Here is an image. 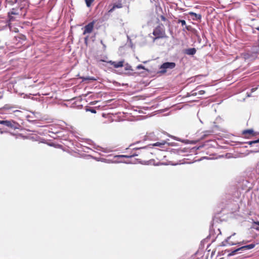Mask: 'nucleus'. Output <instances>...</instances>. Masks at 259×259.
Masks as SVG:
<instances>
[{
	"instance_id": "nucleus-1",
	"label": "nucleus",
	"mask_w": 259,
	"mask_h": 259,
	"mask_svg": "<svg viewBox=\"0 0 259 259\" xmlns=\"http://www.w3.org/2000/svg\"><path fill=\"white\" fill-rule=\"evenodd\" d=\"M153 34L155 36L154 40L156 39L163 38L165 36V31L160 26H158L154 29Z\"/></svg>"
},
{
	"instance_id": "nucleus-2",
	"label": "nucleus",
	"mask_w": 259,
	"mask_h": 259,
	"mask_svg": "<svg viewBox=\"0 0 259 259\" xmlns=\"http://www.w3.org/2000/svg\"><path fill=\"white\" fill-rule=\"evenodd\" d=\"M176 66V64L174 62H165L162 64L160 67V72L162 73H165L166 70L168 69H172Z\"/></svg>"
},
{
	"instance_id": "nucleus-3",
	"label": "nucleus",
	"mask_w": 259,
	"mask_h": 259,
	"mask_svg": "<svg viewBox=\"0 0 259 259\" xmlns=\"http://www.w3.org/2000/svg\"><path fill=\"white\" fill-rule=\"evenodd\" d=\"M255 247L254 244H250L247 245L241 246L233 251H232L229 254L228 256H231L234 255L238 251L240 250H245L246 249H251Z\"/></svg>"
},
{
	"instance_id": "nucleus-4",
	"label": "nucleus",
	"mask_w": 259,
	"mask_h": 259,
	"mask_svg": "<svg viewBox=\"0 0 259 259\" xmlns=\"http://www.w3.org/2000/svg\"><path fill=\"white\" fill-rule=\"evenodd\" d=\"M235 235V233H233L232 235L228 237L227 239H226L225 241L227 244H228L230 245H242L245 244L246 243H247L248 241H242L241 242H234L230 240L232 237Z\"/></svg>"
},
{
	"instance_id": "nucleus-5",
	"label": "nucleus",
	"mask_w": 259,
	"mask_h": 259,
	"mask_svg": "<svg viewBox=\"0 0 259 259\" xmlns=\"http://www.w3.org/2000/svg\"><path fill=\"white\" fill-rule=\"evenodd\" d=\"M5 125L13 129H19L20 125L14 120H6Z\"/></svg>"
},
{
	"instance_id": "nucleus-6",
	"label": "nucleus",
	"mask_w": 259,
	"mask_h": 259,
	"mask_svg": "<svg viewBox=\"0 0 259 259\" xmlns=\"http://www.w3.org/2000/svg\"><path fill=\"white\" fill-rule=\"evenodd\" d=\"M94 23L93 22H90L88 25L85 26L84 30L83 32V34H85L86 33H90L92 32L93 28H94Z\"/></svg>"
},
{
	"instance_id": "nucleus-7",
	"label": "nucleus",
	"mask_w": 259,
	"mask_h": 259,
	"mask_svg": "<svg viewBox=\"0 0 259 259\" xmlns=\"http://www.w3.org/2000/svg\"><path fill=\"white\" fill-rule=\"evenodd\" d=\"M108 63L113 65L115 68H118L123 66L124 62L123 60H121L118 62L109 61L108 62Z\"/></svg>"
},
{
	"instance_id": "nucleus-8",
	"label": "nucleus",
	"mask_w": 259,
	"mask_h": 259,
	"mask_svg": "<svg viewBox=\"0 0 259 259\" xmlns=\"http://www.w3.org/2000/svg\"><path fill=\"white\" fill-rule=\"evenodd\" d=\"M110 7H111V8L109 10L108 12L112 13L115 9L121 8L122 7V4L121 2H118L117 4H114L113 5L110 6Z\"/></svg>"
},
{
	"instance_id": "nucleus-9",
	"label": "nucleus",
	"mask_w": 259,
	"mask_h": 259,
	"mask_svg": "<svg viewBox=\"0 0 259 259\" xmlns=\"http://www.w3.org/2000/svg\"><path fill=\"white\" fill-rule=\"evenodd\" d=\"M205 93V91L203 90H199V88H197L195 90L191 92V95L193 96L197 95H202Z\"/></svg>"
},
{
	"instance_id": "nucleus-10",
	"label": "nucleus",
	"mask_w": 259,
	"mask_h": 259,
	"mask_svg": "<svg viewBox=\"0 0 259 259\" xmlns=\"http://www.w3.org/2000/svg\"><path fill=\"white\" fill-rule=\"evenodd\" d=\"M196 52V50L195 48H190L186 49L185 51V53L189 55H193Z\"/></svg>"
},
{
	"instance_id": "nucleus-11",
	"label": "nucleus",
	"mask_w": 259,
	"mask_h": 259,
	"mask_svg": "<svg viewBox=\"0 0 259 259\" xmlns=\"http://www.w3.org/2000/svg\"><path fill=\"white\" fill-rule=\"evenodd\" d=\"M189 14L190 15L192 16H194V18H193V19H195V20H200L201 18V15L200 14H197L196 13H195L194 12H190L189 13Z\"/></svg>"
},
{
	"instance_id": "nucleus-12",
	"label": "nucleus",
	"mask_w": 259,
	"mask_h": 259,
	"mask_svg": "<svg viewBox=\"0 0 259 259\" xmlns=\"http://www.w3.org/2000/svg\"><path fill=\"white\" fill-rule=\"evenodd\" d=\"M166 143V142L164 141H162V142H156V143H155L154 144H153V146H158V147H162L164 145H165Z\"/></svg>"
},
{
	"instance_id": "nucleus-13",
	"label": "nucleus",
	"mask_w": 259,
	"mask_h": 259,
	"mask_svg": "<svg viewBox=\"0 0 259 259\" xmlns=\"http://www.w3.org/2000/svg\"><path fill=\"white\" fill-rule=\"evenodd\" d=\"M252 228L259 231V222H254L252 224Z\"/></svg>"
},
{
	"instance_id": "nucleus-14",
	"label": "nucleus",
	"mask_w": 259,
	"mask_h": 259,
	"mask_svg": "<svg viewBox=\"0 0 259 259\" xmlns=\"http://www.w3.org/2000/svg\"><path fill=\"white\" fill-rule=\"evenodd\" d=\"M253 133V130L249 129V130H247L244 131L243 132V135H246L247 134H252Z\"/></svg>"
},
{
	"instance_id": "nucleus-15",
	"label": "nucleus",
	"mask_w": 259,
	"mask_h": 259,
	"mask_svg": "<svg viewBox=\"0 0 259 259\" xmlns=\"http://www.w3.org/2000/svg\"><path fill=\"white\" fill-rule=\"evenodd\" d=\"M95 0H85L86 5L88 7H90L92 4Z\"/></svg>"
},
{
	"instance_id": "nucleus-16",
	"label": "nucleus",
	"mask_w": 259,
	"mask_h": 259,
	"mask_svg": "<svg viewBox=\"0 0 259 259\" xmlns=\"http://www.w3.org/2000/svg\"><path fill=\"white\" fill-rule=\"evenodd\" d=\"M86 80H96V79L94 78V77H83V81H86Z\"/></svg>"
},
{
	"instance_id": "nucleus-17",
	"label": "nucleus",
	"mask_w": 259,
	"mask_h": 259,
	"mask_svg": "<svg viewBox=\"0 0 259 259\" xmlns=\"http://www.w3.org/2000/svg\"><path fill=\"white\" fill-rule=\"evenodd\" d=\"M13 108V106H11L10 105H6L4 107H3V109L5 110H10L11 109Z\"/></svg>"
},
{
	"instance_id": "nucleus-18",
	"label": "nucleus",
	"mask_w": 259,
	"mask_h": 259,
	"mask_svg": "<svg viewBox=\"0 0 259 259\" xmlns=\"http://www.w3.org/2000/svg\"><path fill=\"white\" fill-rule=\"evenodd\" d=\"M257 143H259V139L256 140L252 141H250L248 142L249 145H252L253 144Z\"/></svg>"
},
{
	"instance_id": "nucleus-19",
	"label": "nucleus",
	"mask_w": 259,
	"mask_h": 259,
	"mask_svg": "<svg viewBox=\"0 0 259 259\" xmlns=\"http://www.w3.org/2000/svg\"><path fill=\"white\" fill-rule=\"evenodd\" d=\"M125 69L126 70H132L131 66L130 65H128V64H126L125 65Z\"/></svg>"
},
{
	"instance_id": "nucleus-20",
	"label": "nucleus",
	"mask_w": 259,
	"mask_h": 259,
	"mask_svg": "<svg viewBox=\"0 0 259 259\" xmlns=\"http://www.w3.org/2000/svg\"><path fill=\"white\" fill-rule=\"evenodd\" d=\"M179 23H181L183 26L185 25L186 23L184 20H179Z\"/></svg>"
},
{
	"instance_id": "nucleus-21",
	"label": "nucleus",
	"mask_w": 259,
	"mask_h": 259,
	"mask_svg": "<svg viewBox=\"0 0 259 259\" xmlns=\"http://www.w3.org/2000/svg\"><path fill=\"white\" fill-rule=\"evenodd\" d=\"M137 69H145V67L144 66H143V65H139L137 66Z\"/></svg>"
},
{
	"instance_id": "nucleus-22",
	"label": "nucleus",
	"mask_w": 259,
	"mask_h": 259,
	"mask_svg": "<svg viewBox=\"0 0 259 259\" xmlns=\"http://www.w3.org/2000/svg\"><path fill=\"white\" fill-rule=\"evenodd\" d=\"M212 132L211 131H206L205 132V134L204 135V136H207L208 135H209L211 134Z\"/></svg>"
},
{
	"instance_id": "nucleus-23",
	"label": "nucleus",
	"mask_w": 259,
	"mask_h": 259,
	"mask_svg": "<svg viewBox=\"0 0 259 259\" xmlns=\"http://www.w3.org/2000/svg\"><path fill=\"white\" fill-rule=\"evenodd\" d=\"M135 155H131V156H127V155H120L119 156V157H126V158H129V157H132L133 156H134Z\"/></svg>"
},
{
	"instance_id": "nucleus-24",
	"label": "nucleus",
	"mask_w": 259,
	"mask_h": 259,
	"mask_svg": "<svg viewBox=\"0 0 259 259\" xmlns=\"http://www.w3.org/2000/svg\"><path fill=\"white\" fill-rule=\"evenodd\" d=\"M6 120H0V124L5 125Z\"/></svg>"
},
{
	"instance_id": "nucleus-25",
	"label": "nucleus",
	"mask_w": 259,
	"mask_h": 259,
	"mask_svg": "<svg viewBox=\"0 0 259 259\" xmlns=\"http://www.w3.org/2000/svg\"><path fill=\"white\" fill-rule=\"evenodd\" d=\"M90 111L94 113H96V111L95 109H91V110H90Z\"/></svg>"
},
{
	"instance_id": "nucleus-26",
	"label": "nucleus",
	"mask_w": 259,
	"mask_h": 259,
	"mask_svg": "<svg viewBox=\"0 0 259 259\" xmlns=\"http://www.w3.org/2000/svg\"><path fill=\"white\" fill-rule=\"evenodd\" d=\"M161 19H162V20H163V21H164V20H165V17H164V16H162L161 17Z\"/></svg>"
},
{
	"instance_id": "nucleus-27",
	"label": "nucleus",
	"mask_w": 259,
	"mask_h": 259,
	"mask_svg": "<svg viewBox=\"0 0 259 259\" xmlns=\"http://www.w3.org/2000/svg\"><path fill=\"white\" fill-rule=\"evenodd\" d=\"M256 90V88L252 89L251 91H252V92H253L255 91Z\"/></svg>"
},
{
	"instance_id": "nucleus-28",
	"label": "nucleus",
	"mask_w": 259,
	"mask_h": 259,
	"mask_svg": "<svg viewBox=\"0 0 259 259\" xmlns=\"http://www.w3.org/2000/svg\"><path fill=\"white\" fill-rule=\"evenodd\" d=\"M13 112H20L19 110H14L13 111Z\"/></svg>"
},
{
	"instance_id": "nucleus-29",
	"label": "nucleus",
	"mask_w": 259,
	"mask_h": 259,
	"mask_svg": "<svg viewBox=\"0 0 259 259\" xmlns=\"http://www.w3.org/2000/svg\"><path fill=\"white\" fill-rule=\"evenodd\" d=\"M256 29V30H257L258 31H259V27H257Z\"/></svg>"
},
{
	"instance_id": "nucleus-30",
	"label": "nucleus",
	"mask_w": 259,
	"mask_h": 259,
	"mask_svg": "<svg viewBox=\"0 0 259 259\" xmlns=\"http://www.w3.org/2000/svg\"><path fill=\"white\" fill-rule=\"evenodd\" d=\"M186 29H188V30L189 29V28H188V26H186Z\"/></svg>"
}]
</instances>
